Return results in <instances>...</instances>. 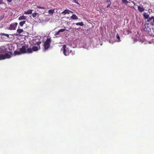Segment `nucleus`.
<instances>
[{
  "mask_svg": "<svg viewBox=\"0 0 154 154\" xmlns=\"http://www.w3.org/2000/svg\"><path fill=\"white\" fill-rule=\"evenodd\" d=\"M51 42V38H47L45 42L44 43L43 45L44 47V51H45L48 50L49 48Z\"/></svg>",
  "mask_w": 154,
  "mask_h": 154,
  "instance_id": "nucleus-1",
  "label": "nucleus"
},
{
  "mask_svg": "<svg viewBox=\"0 0 154 154\" xmlns=\"http://www.w3.org/2000/svg\"><path fill=\"white\" fill-rule=\"evenodd\" d=\"M17 25L18 23L17 22L11 23L10 25L7 28L8 29L11 30H15Z\"/></svg>",
  "mask_w": 154,
  "mask_h": 154,
  "instance_id": "nucleus-2",
  "label": "nucleus"
},
{
  "mask_svg": "<svg viewBox=\"0 0 154 154\" xmlns=\"http://www.w3.org/2000/svg\"><path fill=\"white\" fill-rule=\"evenodd\" d=\"M63 49V54L65 56H68L69 55V53H70L72 51L70 50V51H69V50L68 48H66V45H64L63 46L62 48Z\"/></svg>",
  "mask_w": 154,
  "mask_h": 154,
  "instance_id": "nucleus-3",
  "label": "nucleus"
},
{
  "mask_svg": "<svg viewBox=\"0 0 154 154\" xmlns=\"http://www.w3.org/2000/svg\"><path fill=\"white\" fill-rule=\"evenodd\" d=\"M28 47L27 45H23L20 49V51L22 53H26V49Z\"/></svg>",
  "mask_w": 154,
  "mask_h": 154,
  "instance_id": "nucleus-4",
  "label": "nucleus"
},
{
  "mask_svg": "<svg viewBox=\"0 0 154 154\" xmlns=\"http://www.w3.org/2000/svg\"><path fill=\"white\" fill-rule=\"evenodd\" d=\"M70 13H73V12L69 10L66 9L64 10L62 12L61 14H63L64 15H66V14H69Z\"/></svg>",
  "mask_w": 154,
  "mask_h": 154,
  "instance_id": "nucleus-5",
  "label": "nucleus"
},
{
  "mask_svg": "<svg viewBox=\"0 0 154 154\" xmlns=\"http://www.w3.org/2000/svg\"><path fill=\"white\" fill-rule=\"evenodd\" d=\"M12 53L10 52H8L5 54L4 55L5 59L6 58H9L11 57Z\"/></svg>",
  "mask_w": 154,
  "mask_h": 154,
  "instance_id": "nucleus-6",
  "label": "nucleus"
},
{
  "mask_svg": "<svg viewBox=\"0 0 154 154\" xmlns=\"http://www.w3.org/2000/svg\"><path fill=\"white\" fill-rule=\"evenodd\" d=\"M137 8L138 11L140 12L143 11L145 10L144 8L142 6H138Z\"/></svg>",
  "mask_w": 154,
  "mask_h": 154,
  "instance_id": "nucleus-7",
  "label": "nucleus"
},
{
  "mask_svg": "<svg viewBox=\"0 0 154 154\" xmlns=\"http://www.w3.org/2000/svg\"><path fill=\"white\" fill-rule=\"evenodd\" d=\"M26 20V17L24 16L23 15L20 16L18 18V20Z\"/></svg>",
  "mask_w": 154,
  "mask_h": 154,
  "instance_id": "nucleus-8",
  "label": "nucleus"
},
{
  "mask_svg": "<svg viewBox=\"0 0 154 154\" xmlns=\"http://www.w3.org/2000/svg\"><path fill=\"white\" fill-rule=\"evenodd\" d=\"M152 20V22L151 23L153 25L154 24V17L153 16H152L150 17H149L148 19V20H147L148 22H149L151 20Z\"/></svg>",
  "mask_w": 154,
  "mask_h": 154,
  "instance_id": "nucleus-9",
  "label": "nucleus"
},
{
  "mask_svg": "<svg viewBox=\"0 0 154 154\" xmlns=\"http://www.w3.org/2000/svg\"><path fill=\"white\" fill-rule=\"evenodd\" d=\"M32 10H29L26 11L24 12V14H30L32 13Z\"/></svg>",
  "mask_w": 154,
  "mask_h": 154,
  "instance_id": "nucleus-10",
  "label": "nucleus"
},
{
  "mask_svg": "<svg viewBox=\"0 0 154 154\" xmlns=\"http://www.w3.org/2000/svg\"><path fill=\"white\" fill-rule=\"evenodd\" d=\"M26 22V20H23L20 21L19 23V25L21 27H23L24 25V24Z\"/></svg>",
  "mask_w": 154,
  "mask_h": 154,
  "instance_id": "nucleus-11",
  "label": "nucleus"
},
{
  "mask_svg": "<svg viewBox=\"0 0 154 154\" xmlns=\"http://www.w3.org/2000/svg\"><path fill=\"white\" fill-rule=\"evenodd\" d=\"M143 15L145 19H148L149 17V15L147 13H144Z\"/></svg>",
  "mask_w": 154,
  "mask_h": 154,
  "instance_id": "nucleus-12",
  "label": "nucleus"
},
{
  "mask_svg": "<svg viewBox=\"0 0 154 154\" xmlns=\"http://www.w3.org/2000/svg\"><path fill=\"white\" fill-rule=\"evenodd\" d=\"M17 32L18 34H20L23 32V30L22 29H19V26H18V29L17 30Z\"/></svg>",
  "mask_w": 154,
  "mask_h": 154,
  "instance_id": "nucleus-13",
  "label": "nucleus"
},
{
  "mask_svg": "<svg viewBox=\"0 0 154 154\" xmlns=\"http://www.w3.org/2000/svg\"><path fill=\"white\" fill-rule=\"evenodd\" d=\"M71 18L73 20H76L78 19V17L75 14H73L71 17Z\"/></svg>",
  "mask_w": 154,
  "mask_h": 154,
  "instance_id": "nucleus-14",
  "label": "nucleus"
},
{
  "mask_svg": "<svg viewBox=\"0 0 154 154\" xmlns=\"http://www.w3.org/2000/svg\"><path fill=\"white\" fill-rule=\"evenodd\" d=\"M32 52V49L31 48H28L27 49H26V53H31Z\"/></svg>",
  "mask_w": 154,
  "mask_h": 154,
  "instance_id": "nucleus-15",
  "label": "nucleus"
},
{
  "mask_svg": "<svg viewBox=\"0 0 154 154\" xmlns=\"http://www.w3.org/2000/svg\"><path fill=\"white\" fill-rule=\"evenodd\" d=\"M5 59L4 55L2 54H0V60H4Z\"/></svg>",
  "mask_w": 154,
  "mask_h": 154,
  "instance_id": "nucleus-16",
  "label": "nucleus"
},
{
  "mask_svg": "<svg viewBox=\"0 0 154 154\" xmlns=\"http://www.w3.org/2000/svg\"><path fill=\"white\" fill-rule=\"evenodd\" d=\"M32 51H36L38 50V48L37 46H34L32 47Z\"/></svg>",
  "mask_w": 154,
  "mask_h": 154,
  "instance_id": "nucleus-17",
  "label": "nucleus"
},
{
  "mask_svg": "<svg viewBox=\"0 0 154 154\" xmlns=\"http://www.w3.org/2000/svg\"><path fill=\"white\" fill-rule=\"evenodd\" d=\"M54 9L50 10L48 11V13L50 15H52L54 12Z\"/></svg>",
  "mask_w": 154,
  "mask_h": 154,
  "instance_id": "nucleus-18",
  "label": "nucleus"
},
{
  "mask_svg": "<svg viewBox=\"0 0 154 154\" xmlns=\"http://www.w3.org/2000/svg\"><path fill=\"white\" fill-rule=\"evenodd\" d=\"M122 2L123 4L126 5H127L129 3L128 1L127 0H122Z\"/></svg>",
  "mask_w": 154,
  "mask_h": 154,
  "instance_id": "nucleus-19",
  "label": "nucleus"
},
{
  "mask_svg": "<svg viewBox=\"0 0 154 154\" xmlns=\"http://www.w3.org/2000/svg\"><path fill=\"white\" fill-rule=\"evenodd\" d=\"M75 24L76 25H77V26L79 25V26H84V23H83V22H82L76 23H75Z\"/></svg>",
  "mask_w": 154,
  "mask_h": 154,
  "instance_id": "nucleus-20",
  "label": "nucleus"
},
{
  "mask_svg": "<svg viewBox=\"0 0 154 154\" xmlns=\"http://www.w3.org/2000/svg\"><path fill=\"white\" fill-rule=\"evenodd\" d=\"M14 54L15 55H20L21 54L20 51H15L14 52Z\"/></svg>",
  "mask_w": 154,
  "mask_h": 154,
  "instance_id": "nucleus-21",
  "label": "nucleus"
},
{
  "mask_svg": "<svg viewBox=\"0 0 154 154\" xmlns=\"http://www.w3.org/2000/svg\"><path fill=\"white\" fill-rule=\"evenodd\" d=\"M0 35H5L7 36L8 37H9V35L8 34H6L4 33H0Z\"/></svg>",
  "mask_w": 154,
  "mask_h": 154,
  "instance_id": "nucleus-22",
  "label": "nucleus"
},
{
  "mask_svg": "<svg viewBox=\"0 0 154 154\" xmlns=\"http://www.w3.org/2000/svg\"><path fill=\"white\" fill-rule=\"evenodd\" d=\"M144 30L145 31H147V30H148V32H149L150 31H151V29L150 28H146V27H145L144 28Z\"/></svg>",
  "mask_w": 154,
  "mask_h": 154,
  "instance_id": "nucleus-23",
  "label": "nucleus"
},
{
  "mask_svg": "<svg viewBox=\"0 0 154 154\" xmlns=\"http://www.w3.org/2000/svg\"><path fill=\"white\" fill-rule=\"evenodd\" d=\"M36 6L37 8H39V9H46L45 7H41L40 6H39L38 5H36Z\"/></svg>",
  "mask_w": 154,
  "mask_h": 154,
  "instance_id": "nucleus-24",
  "label": "nucleus"
},
{
  "mask_svg": "<svg viewBox=\"0 0 154 154\" xmlns=\"http://www.w3.org/2000/svg\"><path fill=\"white\" fill-rule=\"evenodd\" d=\"M66 30L65 29H59L58 31H59V32H63L65 31Z\"/></svg>",
  "mask_w": 154,
  "mask_h": 154,
  "instance_id": "nucleus-25",
  "label": "nucleus"
},
{
  "mask_svg": "<svg viewBox=\"0 0 154 154\" xmlns=\"http://www.w3.org/2000/svg\"><path fill=\"white\" fill-rule=\"evenodd\" d=\"M116 38L119 40L118 42H119L120 41V37H119V34L118 33L116 35Z\"/></svg>",
  "mask_w": 154,
  "mask_h": 154,
  "instance_id": "nucleus-26",
  "label": "nucleus"
},
{
  "mask_svg": "<svg viewBox=\"0 0 154 154\" xmlns=\"http://www.w3.org/2000/svg\"><path fill=\"white\" fill-rule=\"evenodd\" d=\"M37 15V13H34L32 14V16L33 17H35Z\"/></svg>",
  "mask_w": 154,
  "mask_h": 154,
  "instance_id": "nucleus-27",
  "label": "nucleus"
},
{
  "mask_svg": "<svg viewBox=\"0 0 154 154\" xmlns=\"http://www.w3.org/2000/svg\"><path fill=\"white\" fill-rule=\"evenodd\" d=\"M73 0V2H75L76 3L78 4V2L77 0Z\"/></svg>",
  "mask_w": 154,
  "mask_h": 154,
  "instance_id": "nucleus-28",
  "label": "nucleus"
},
{
  "mask_svg": "<svg viewBox=\"0 0 154 154\" xmlns=\"http://www.w3.org/2000/svg\"><path fill=\"white\" fill-rule=\"evenodd\" d=\"M135 0H129V1L132 2L133 4H134L135 3L134 2Z\"/></svg>",
  "mask_w": 154,
  "mask_h": 154,
  "instance_id": "nucleus-29",
  "label": "nucleus"
},
{
  "mask_svg": "<svg viewBox=\"0 0 154 154\" xmlns=\"http://www.w3.org/2000/svg\"><path fill=\"white\" fill-rule=\"evenodd\" d=\"M59 33H60V32H59V31H58L55 34L56 35H58Z\"/></svg>",
  "mask_w": 154,
  "mask_h": 154,
  "instance_id": "nucleus-30",
  "label": "nucleus"
},
{
  "mask_svg": "<svg viewBox=\"0 0 154 154\" xmlns=\"http://www.w3.org/2000/svg\"><path fill=\"white\" fill-rule=\"evenodd\" d=\"M7 0L8 1V2H11L12 1V0Z\"/></svg>",
  "mask_w": 154,
  "mask_h": 154,
  "instance_id": "nucleus-31",
  "label": "nucleus"
},
{
  "mask_svg": "<svg viewBox=\"0 0 154 154\" xmlns=\"http://www.w3.org/2000/svg\"><path fill=\"white\" fill-rule=\"evenodd\" d=\"M110 4H108V5H107V8H108L109 7V6H110Z\"/></svg>",
  "mask_w": 154,
  "mask_h": 154,
  "instance_id": "nucleus-32",
  "label": "nucleus"
},
{
  "mask_svg": "<svg viewBox=\"0 0 154 154\" xmlns=\"http://www.w3.org/2000/svg\"><path fill=\"white\" fill-rule=\"evenodd\" d=\"M2 0H1V1H0V5L1 4L3 3V2H2Z\"/></svg>",
  "mask_w": 154,
  "mask_h": 154,
  "instance_id": "nucleus-33",
  "label": "nucleus"
},
{
  "mask_svg": "<svg viewBox=\"0 0 154 154\" xmlns=\"http://www.w3.org/2000/svg\"><path fill=\"white\" fill-rule=\"evenodd\" d=\"M37 11H39V10H38V9H37ZM39 12H40V11H39Z\"/></svg>",
  "mask_w": 154,
  "mask_h": 154,
  "instance_id": "nucleus-34",
  "label": "nucleus"
},
{
  "mask_svg": "<svg viewBox=\"0 0 154 154\" xmlns=\"http://www.w3.org/2000/svg\"><path fill=\"white\" fill-rule=\"evenodd\" d=\"M42 12H43V13H45V12H44L43 11H42Z\"/></svg>",
  "mask_w": 154,
  "mask_h": 154,
  "instance_id": "nucleus-35",
  "label": "nucleus"
}]
</instances>
